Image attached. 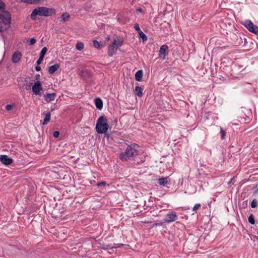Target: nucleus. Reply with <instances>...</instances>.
Returning <instances> with one entry per match:
<instances>
[{
	"label": "nucleus",
	"mask_w": 258,
	"mask_h": 258,
	"mask_svg": "<svg viewBox=\"0 0 258 258\" xmlns=\"http://www.w3.org/2000/svg\"><path fill=\"white\" fill-rule=\"evenodd\" d=\"M139 146L137 144H133L128 145L125 152H121L119 158L122 161H126L129 160H133L138 155V149Z\"/></svg>",
	"instance_id": "nucleus-1"
},
{
	"label": "nucleus",
	"mask_w": 258,
	"mask_h": 258,
	"mask_svg": "<svg viewBox=\"0 0 258 258\" xmlns=\"http://www.w3.org/2000/svg\"><path fill=\"white\" fill-rule=\"evenodd\" d=\"M56 11L53 8H48L44 7H39L34 9L30 15V18L32 20H36L37 15L43 17H48L54 15Z\"/></svg>",
	"instance_id": "nucleus-2"
},
{
	"label": "nucleus",
	"mask_w": 258,
	"mask_h": 258,
	"mask_svg": "<svg viewBox=\"0 0 258 258\" xmlns=\"http://www.w3.org/2000/svg\"><path fill=\"white\" fill-rule=\"evenodd\" d=\"M11 14L7 11L0 12V32H3L8 29L11 26Z\"/></svg>",
	"instance_id": "nucleus-3"
},
{
	"label": "nucleus",
	"mask_w": 258,
	"mask_h": 258,
	"mask_svg": "<svg viewBox=\"0 0 258 258\" xmlns=\"http://www.w3.org/2000/svg\"><path fill=\"white\" fill-rule=\"evenodd\" d=\"M107 118L103 115L99 117L97 121L95 129L99 134H105L107 131L109 125Z\"/></svg>",
	"instance_id": "nucleus-4"
},
{
	"label": "nucleus",
	"mask_w": 258,
	"mask_h": 258,
	"mask_svg": "<svg viewBox=\"0 0 258 258\" xmlns=\"http://www.w3.org/2000/svg\"><path fill=\"white\" fill-rule=\"evenodd\" d=\"M178 219L176 213L174 211L169 212L166 215L164 219L165 222L171 223L175 221Z\"/></svg>",
	"instance_id": "nucleus-5"
},
{
	"label": "nucleus",
	"mask_w": 258,
	"mask_h": 258,
	"mask_svg": "<svg viewBox=\"0 0 258 258\" xmlns=\"http://www.w3.org/2000/svg\"><path fill=\"white\" fill-rule=\"evenodd\" d=\"M42 90L43 89L42 87V84L39 81H37L36 82H35L34 84L32 86V92L35 95H39L40 93V91Z\"/></svg>",
	"instance_id": "nucleus-6"
},
{
	"label": "nucleus",
	"mask_w": 258,
	"mask_h": 258,
	"mask_svg": "<svg viewBox=\"0 0 258 258\" xmlns=\"http://www.w3.org/2000/svg\"><path fill=\"white\" fill-rule=\"evenodd\" d=\"M168 47L167 45H162L159 50V57L164 59L165 56L168 54Z\"/></svg>",
	"instance_id": "nucleus-7"
},
{
	"label": "nucleus",
	"mask_w": 258,
	"mask_h": 258,
	"mask_svg": "<svg viewBox=\"0 0 258 258\" xmlns=\"http://www.w3.org/2000/svg\"><path fill=\"white\" fill-rule=\"evenodd\" d=\"M0 161L2 163L6 165H10L13 162V159L6 155L0 156Z\"/></svg>",
	"instance_id": "nucleus-8"
},
{
	"label": "nucleus",
	"mask_w": 258,
	"mask_h": 258,
	"mask_svg": "<svg viewBox=\"0 0 258 258\" xmlns=\"http://www.w3.org/2000/svg\"><path fill=\"white\" fill-rule=\"evenodd\" d=\"M22 57V53L19 51H15L12 57V61L13 63H16L20 61Z\"/></svg>",
	"instance_id": "nucleus-9"
},
{
	"label": "nucleus",
	"mask_w": 258,
	"mask_h": 258,
	"mask_svg": "<svg viewBox=\"0 0 258 258\" xmlns=\"http://www.w3.org/2000/svg\"><path fill=\"white\" fill-rule=\"evenodd\" d=\"M56 96V93H46V94L44 95V97L45 100L48 103L51 101L54 100L55 99Z\"/></svg>",
	"instance_id": "nucleus-10"
},
{
	"label": "nucleus",
	"mask_w": 258,
	"mask_h": 258,
	"mask_svg": "<svg viewBox=\"0 0 258 258\" xmlns=\"http://www.w3.org/2000/svg\"><path fill=\"white\" fill-rule=\"evenodd\" d=\"M117 42V40H114L112 43H111L108 47V55L109 56H112L114 54V49L115 47V44Z\"/></svg>",
	"instance_id": "nucleus-11"
},
{
	"label": "nucleus",
	"mask_w": 258,
	"mask_h": 258,
	"mask_svg": "<svg viewBox=\"0 0 258 258\" xmlns=\"http://www.w3.org/2000/svg\"><path fill=\"white\" fill-rule=\"evenodd\" d=\"M241 24L244 26L245 28L250 32L253 28L254 24L249 20H245L244 22H241Z\"/></svg>",
	"instance_id": "nucleus-12"
},
{
	"label": "nucleus",
	"mask_w": 258,
	"mask_h": 258,
	"mask_svg": "<svg viewBox=\"0 0 258 258\" xmlns=\"http://www.w3.org/2000/svg\"><path fill=\"white\" fill-rule=\"evenodd\" d=\"M60 65L58 63L54 64L51 66H50L48 68V73L50 74H54L59 68Z\"/></svg>",
	"instance_id": "nucleus-13"
},
{
	"label": "nucleus",
	"mask_w": 258,
	"mask_h": 258,
	"mask_svg": "<svg viewBox=\"0 0 258 258\" xmlns=\"http://www.w3.org/2000/svg\"><path fill=\"white\" fill-rule=\"evenodd\" d=\"M95 104L96 108L101 110L103 107V101L100 98H96L94 99Z\"/></svg>",
	"instance_id": "nucleus-14"
},
{
	"label": "nucleus",
	"mask_w": 258,
	"mask_h": 258,
	"mask_svg": "<svg viewBox=\"0 0 258 258\" xmlns=\"http://www.w3.org/2000/svg\"><path fill=\"white\" fill-rule=\"evenodd\" d=\"M143 89L141 87L136 86L135 88V94L139 97H141L143 96Z\"/></svg>",
	"instance_id": "nucleus-15"
},
{
	"label": "nucleus",
	"mask_w": 258,
	"mask_h": 258,
	"mask_svg": "<svg viewBox=\"0 0 258 258\" xmlns=\"http://www.w3.org/2000/svg\"><path fill=\"white\" fill-rule=\"evenodd\" d=\"M70 18H71V16L69 13H68L67 12L63 13L61 14V21H62L64 22L68 21L70 20Z\"/></svg>",
	"instance_id": "nucleus-16"
},
{
	"label": "nucleus",
	"mask_w": 258,
	"mask_h": 258,
	"mask_svg": "<svg viewBox=\"0 0 258 258\" xmlns=\"http://www.w3.org/2000/svg\"><path fill=\"white\" fill-rule=\"evenodd\" d=\"M143 71L142 70L138 71L135 74V79L137 81H141L143 77Z\"/></svg>",
	"instance_id": "nucleus-17"
},
{
	"label": "nucleus",
	"mask_w": 258,
	"mask_h": 258,
	"mask_svg": "<svg viewBox=\"0 0 258 258\" xmlns=\"http://www.w3.org/2000/svg\"><path fill=\"white\" fill-rule=\"evenodd\" d=\"M93 46L95 48L97 49H101L104 46V43L103 42H99L96 40H94L93 41Z\"/></svg>",
	"instance_id": "nucleus-18"
},
{
	"label": "nucleus",
	"mask_w": 258,
	"mask_h": 258,
	"mask_svg": "<svg viewBox=\"0 0 258 258\" xmlns=\"http://www.w3.org/2000/svg\"><path fill=\"white\" fill-rule=\"evenodd\" d=\"M45 114V116L44 118V120H43V121L42 123V124L43 125L47 124L50 120V116H51L50 112L49 111L48 112H47Z\"/></svg>",
	"instance_id": "nucleus-19"
},
{
	"label": "nucleus",
	"mask_w": 258,
	"mask_h": 258,
	"mask_svg": "<svg viewBox=\"0 0 258 258\" xmlns=\"http://www.w3.org/2000/svg\"><path fill=\"white\" fill-rule=\"evenodd\" d=\"M167 183V177H161L158 179V183L160 185L165 186Z\"/></svg>",
	"instance_id": "nucleus-20"
},
{
	"label": "nucleus",
	"mask_w": 258,
	"mask_h": 258,
	"mask_svg": "<svg viewBox=\"0 0 258 258\" xmlns=\"http://www.w3.org/2000/svg\"><path fill=\"white\" fill-rule=\"evenodd\" d=\"M250 32L258 36V26L254 25Z\"/></svg>",
	"instance_id": "nucleus-21"
},
{
	"label": "nucleus",
	"mask_w": 258,
	"mask_h": 258,
	"mask_svg": "<svg viewBox=\"0 0 258 258\" xmlns=\"http://www.w3.org/2000/svg\"><path fill=\"white\" fill-rule=\"evenodd\" d=\"M248 220L249 223H250L252 225H253L255 224V220L253 215L251 214H250L248 218Z\"/></svg>",
	"instance_id": "nucleus-22"
},
{
	"label": "nucleus",
	"mask_w": 258,
	"mask_h": 258,
	"mask_svg": "<svg viewBox=\"0 0 258 258\" xmlns=\"http://www.w3.org/2000/svg\"><path fill=\"white\" fill-rule=\"evenodd\" d=\"M139 34L140 37L142 39L143 42L147 40V36L142 31L139 32Z\"/></svg>",
	"instance_id": "nucleus-23"
},
{
	"label": "nucleus",
	"mask_w": 258,
	"mask_h": 258,
	"mask_svg": "<svg viewBox=\"0 0 258 258\" xmlns=\"http://www.w3.org/2000/svg\"><path fill=\"white\" fill-rule=\"evenodd\" d=\"M76 48L77 50H81L84 48V44L82 42H78L76 45Z\"/></svg>",
	"instance_id": "nucleus-24"
},
{
	"label": "nucleus",
	"mask_w": 258,
	"mask_h": 258,
	"mask_svg": "<svg viewBox=\"0 0 258 258\" xmlns=\"http://www.w3.org/2000/svg\"><path fill=\"white\" fill-rule=\"evenodd\" d=\"M6 8V6L5 3L2 0H0V11H5Z\"/></svg>",
	"instance_id": "nucleus-25"
},
{
	"label": "nucleus",
	"mask_w": 258,
	"mask_h": 258,
	"mask_svg": "<svg viewBox=\"0 0 258 258\" xmlns=\"http://www.w3.org/2000/svg\"><path fill=\"white\" fill-rule=\"evenodd\" d=\"M47 51V47H43L40 51L39 56L44 57V56H45Z\"/></svg>",
	"instance_id": "nucleus-26"
},
{
	"label": "nucleus",
	"mask_w": 258,
	"mask_h": 258,
	"mask_svg": "<svg viewBox=\"0 0 258 258\" xmlns=\"http://www.w3.org/2000/svg\"><path fill=\"white\" fill-rule=\"evenodd\" d=\"M15 107V104L14 103L8 104L6 106V109L8 111H10L12 110Z\"/></svg>",
	"instance_id": "nucleus-27"
},
{
	"label": "nucleus",
	"mask_w": 258,
	"mask_h": 258,
	"mask_svg": "<svg viewBox=\"0 0 258 258\" xmlns=\"http://www.w3.org/2000/svg\"><path fill=\"white\" fill-rule=\"evenodd\" d=\"M250 206L252 208H256L257 207V201L256 199H253L250 204Z\"/></svg>",
	"instance_id": "nucleus-28"
},
{
	"label": "nucleus",
	"mask_w": 258,
	"mask_h": 258,
	"mask_svg": "<svg viewBox=\"0 0 258 258\" xmlns=\"http://www.w3.org/2000/svg\"><path fill=\"white\" fill-rule=\"evenodd\" d=\"M220 132L221 134V139L224 140L226 135V132L222 128H220Z\"/></svg>",
	"instance_id": "nucleus-29"
},
{
	"label": "nucleus",
	"mask_w": 258,
	"mask_h": 258,
	"mask_svg": "<svg viewBox=\"0 0 258 258\" xmlns=\"http://www.w3.org/2000/svg\"><path fill=\"white\" fill-rule=\"evenodd\" d=\"M30 5H39L41 4L40 0H30Z\"/></svg>",
	"instance_id": "nucleus-30"
},
{
	"label": "nucleus",
	"mask_w": 258,
	"mask_h": 258,
	"mask_svg": "<svg viewBox=\"0 0 258 258\" xmlns=\"http://www.w3.org/2000/svg\"><path fill=\"white\" fill-rule=\"evenodd\" d=\"M163 222L161 221H156L154 224L152 225V227H154L157 226H162L163 224Z\"/></svg>",
	"instance_id": "nucleus-31"
},
{
	"label": "nucleus",
	"mask_w": 258,
	"mask_h": 258,
	"mask_svg": "<svg viewBox=\"0 0 258 258\" xmlns=\"http://www.w3.org/2000/svg\"><path fill=\"white\" fill-rule=\"evenodd\" d=\"M122 42L123 41L122 40L117 41V42L116 43V44H115V46H116V48H118L119 47H120L122 45Z\"/></svg>",
	"instance_id": "nucleus-32"
},
{
	"label": "nucleus",
	"mask_w": 258,
	"mask_h": 258,
	"mask_svg": "<svg viewBox=\"0 0 258 258\" xmlns=\"http://www.w3.org/2000/svg\"><path fill=\"white\" fill-rule=\"evenodd\" d=\"M201 206V204H197L195 205V206L193 207L192 208V211H195V212H196L197 210L199 208H200Z\"/></svg>",
	"instance_id": "nucleus-33"
},
{
	"label": "nucleus",
	"mask_w": 258,
	"mask_h": 258,
	"mask_svg": "<svg viewBox=\"0 0 258 258\" xmlns=\"http://www.w3.org/2000/svg\"><path fill=\"white\" fill-rule=\"evenodd\" d=\"M36 39L34 38H32L30 40L29 44L30 45H33L36 43Z\"/></svg>",
	"instance_id": "nucleus-34"
},
{
	"label": "nucleus",
	"mask_w": 258,
	"mask_h": 258,
	"mask_svg": "<svg viewBox=\"0 0 258 258\" xmlns=\"http://www.w3.org/2000/svg\"><path fill=\"white\" fill-rule=\"evenodd\" d=\"M43 59H44V57L39 56V58L38 59V60L36 61L37 64V65L40 64L41 63L42 61H43Z\"/></svg>",
	"instance_id": "nucleus-35"
},
{
	"label": "nucleus",
	"mask_w": 258,
	"mask_h": 258,
	"mask_svg": "<svg viewBox=\"0 0 258 258\" xmlns=\"http://www.w3.org/2000/svg\"><path fill=\"white\" fill-rule=\"evenodd\" d=\"M134 28L135 29L138 31V32L139 33V32H141V30L140 28V27H139V25L137 23H136L135 25H134Z\"/></svg>",
	"instance_id": "nucleus-36"
},
{
	"label": "nucleus",
	"mask_w": 258,
	"mask_h": 258,
	"mask_svg": "<svg viewBox=\"0 0 258 258\" xmlns=\"http://www.w3.org/2000/svg\"><path fill=\"white\" fill-rule=\"evenodd\" d=\"M59 135H60V133L59 131H54L53 133V136L55 138H58L59 137Z\"/></svg>",
	"instance_id": "nucleus-37"
},
{
	"label": "nucleus",
	"mask_w": 258,
	"mask_h": 258,
	"mask_svg": "<svg viewBox=\"0 0 258 258\" xmlns=\"http://www.w3.org/2000/svg\"><path fill=\"white\" fill-rule=\"evenodd\" d=\"M106 182L103 181L98 183L97 184V185L98 186H104L105 185H106Z\"/></svg>",
	"instance_id": "nucleus-38"
},
{
	"label": "nucleus",
	"mask_w": 258,
	"mask_h": 258,
	"mask_svg": "<svg viewBox=\"0 0 258 258\" xmlns=\"http://www.w3.org/2000/svg\"><path fill=\"white\" fill-rule=\"evenodd\" d=\"M30 0H21V2L23 3L27 4L30 5Z\"/></svg>",
	"instance_id": "nucleus-39"
},
{
	"label": "nucleus",
	"mask_w": 258,
	"mask_h": 258,
	"mask_svg": "<svg viewBox=\"0 0 258 258\" xmlns=\"http://www.w3.org/2000/svg\"><path fill=\"white\" fill-rule=\"evenodd\" d=\"M35 70L37 72H39L40 71H41V68L40 66H39V65H37L35 67Z\"/></svg>",
	"instance_id": "nucleus-40"
},
{
	"label": "nucleus",
	"mask_w": 258,
	"mask_h": 258,
	"mask_svg": "<svg viewBox=\"0 0 258 258\" xmlns=\"http://www.w3.org/2000/svg\"><path fill=\"white\" fill-rule=\"evenodd\" d=\"M243 42L241 37L239 38V41L237 43L239 45H242Z\"/></svg>",
	"instance_id": "nucleus-41"
},
{
	"label": "nucleus",
	"mask_w": 258,
	"mask_h": 258,
	"mask_svg": "<svg viewBox=\"0 0 258 258\" xmlns=\"http://www.w3.org/2000/svg\"><path fill=\"white\" fill-rule=\"evenodd\" d=\"M235 178V177L233 176L227 183L228 184H231V183H232L233 184V180H234V179Z\"/></svg>",
	"instance_id": "nucleus-42"
},
{
	"label": "nucleus",
	"mask_w": 258,
	"mask_h": 258,
	"mask_svg": "<svg viewBox=\"0 0 258 258\" xmlns=\"http://www.w3.org/2000/svg\"><path fill=\"white\" fill-rule=\"evenodd\" d=\"M40 78V75L39 74H37L36 76H35V79L37 80V81H38V80Z\"/></svg>",
	"instance_id": "nucleus-43"
},
{
	"label": "nucleus",
	"mask_w": 258,
	"mask_h": 258,
	"mask_svg": "<svg viewBox=\"0 0 258 258\" xmlns=\"http://www.w3.org/2000/svg\"><path fill=\"white\" fill-rule=\"evenodd\" d=\"M30 78H26L25 80V82H26V85H28V80H30Z\"/></svg>",
	"instance_id": "nucleus-44"
},
{
	"label": "nucleus",
	"mask_w": 258,
	"mask_h": 258,
	"mask_svg": "<svg viewBox=\"0 0 258 258\" xmlns=\"http://www.w3.org/2000/svg\"><path fill=\"white\" fill-rule=\"evenodd\" d=\"M33 80H32V81L31 82H29V83L28 84L27 86H28L29 87H30L33 84Z\"/></svg>",
	"instance_id": "nucleus-45"
},
{
	"label": "nucleus",
	"mask_w": 258,
	"mask_h": 258,
	"mask_svg": "<svg viewBox=\"0 0 258 258\" xmlns=\"http://www.w3.org/2000/svg\"><path fill=\"white\" fill-rule=\"evenodd\" d=\"M137 12H141L142 11V8H139L137 9Z\"/></svg>",
	"instance_id": "nucleus-46"
},
{
	"label": "nucleus",
	"mask_w": 258,
	"mask_h": 258,
	"mask_svg": "<svg viewBox=\"0 0 258 258\" xmlns=\"http://www.w3.org/2000/svg\"><path fill=\"white\" fill-rule=\"evenodd\" d=\"M256 187L257 188L256 190L254 191V193H256L258 191V182L257 183L256 185Z\"/></svg>",
	"instance_id": "nucleus-47"
},
{
	"label": "nucleus",
	"mask_w": 258,
	"mask_h": 258,
	"mask_svg": "<svg viewBox=\"0 0 258 258\" xmlns=\"http://www.w3.org/2000/svg\"><path fill=\"white\" fill-rule=\"evenodd\" d=\"M117 247H120L121 246H122L123 244H117Z\"/></svg>",
	"instance_id": "nucleus-48"
},
{
	"label": "nucleus",
	"mask_w": 258,
	"mask_h": 258,
	"mask_svg": "<svg viewBox=\"0 0 258 258\" xmlns=\"http://www.w3.org/2000/svg\"><path fill=\"white\" fill-rule=\"evenodd\" d=\"M244 43L243 44V45H245V43H246V39L244 38Z\"/></svg>",
	"instance_id": "nucleus-49"
},
{
	"label": "nucleus",
	"mask_w": 258,
	"mask_h": 258,
	"mask_svg": "<svg viewBox=\"0 0 258 258\" xmlns=\"http://www.w3.org/2000/svg\"><path fill=\"white\" fill-rule=\"evenodd\" d=\"M145 223H152V222H151V221H150V222H145Z\"/></svg>",
	"instance_id": "nucleus-50"
}]
</instances>
